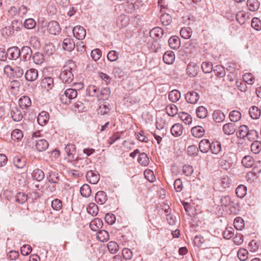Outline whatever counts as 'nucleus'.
<instances>
[{"instance_id": "nucleus-29", "label": "nucleus", "mask_w": 261, "mask_h": 261, "mask_svg": "<svg viewBox=\"0 0 261 261\" xmlns=\"http://www.w3.org/2000/svg\"><path fill=\"white\" fill-rule=\"evenodd\" d=\"M249 113L252 119H257L260 117L261 111L257 107L252 106L250 108Z\"/></svg>"}, {"instance_id": "nucleus-10", "label": "nucleus", "mask_w": 261, "mask_h": 261, "mask_svg": "<svg viewBox=\"0 0 261 261\" xmlns=\"http://www.w3.org/2000/svg\"><path fill=\"white\" fill-rule=\"evenodd\" d=\"M38 76V70L34 68H31L28 70L25 73V80L28 81H35Z\"/></svg>"}, {"instance_id": "nucleus-4", "label": "nucleus", "mask_w": 261, "mask_h": 261, "mask_svg": "<svg viewBox=\"0 0 261 261\" xmlns=\"http://www.w3.org/2000/svg\"><path fill=\"white\" fill-rule=\"evenodd\" d=\"M199 93L194 91H189L185 95L186 101L191 104L196 103L199 99Z\"/></svg>"}, {"instance_id": "nucleus-15", "label": "nucleus", "mask_w": 261, "mask_h": 261, "mask_svg": "<svg viewBox=\"0 0 261 261\" xmlns=\"http://www.w3.org/2000/svg\"><path fill=\"white\" fill-rule=\"evenodd\" d=\"M30 98L26 95L23 96L19 99V106L22 109H25L31 106Z\"/></svg>"}, {"instance_id": "nucleus-17", "label": "nucleus", "mask_w": 261, "mask_h": 261, "mask_svg": "<svg viewBox=\"0 0 261 261\" xmlns=\"http://www.w3.org/2000/svg\"><path fill=\"white\" fill-rule=\"evenodd\" d=\"M41 86L43 88L48 91L51 89L54 86V80L50 77H45L42 80Z\"/></svg>"}, {"instance_id": "nucleus-34", "label": "nucleus", "mask_w": 261, "mask_h": 261, "mask_svg": "<svg viewBox=\"0 0 261 261\" xmlns=\"http://www.w3.org/2000/svg\"><path fill=\"white\" fill-rule=\"evenodd\" d=\"M32 175L33 178L37 181L42 180L44 177V173L43 171L38 168H36L33 171Z\"/></svg>"}, {"instance_id": "nucleus-32", "label": "nucleus", "mask_w": 261, "mask_h": 261, "mask_svg": "<svg viewBox=\"0 0 261 261\" xmlns=\"http://www.w3.org/2000/svg\"><path fill=\"white\" fill-rule=\"evenodd\" d=\"M180 97V93L177 90H173L170 91L168 94L169 99L173 102H176Z\"/></svg>"}, {"instance_id": "nucleus-2", "label": "nucleus", "mask_w": 261, "mask_h": 261, "mask_svg": "<svg viewBox=\"0 0 261 261\" xmlns=\"http://www.w3.org/2000/svg\"><path fill=\"white\" fill-rule=\"evenodd\" d=\"M77 91L75 89L69 88L66 90L64 93L61 94L60 99L63 103L67 105L71 102V100L76 97Z\"/></svg>"}, {"instance_id": "nucleus-39", "label": "nucleus", "mask_w": 261, "mask_h": 261, "mask_svg": "<svg viewBox=\"0 0 261 261\" xmlns=\"http://www.w3.org/2000/svg\"><path fill=\"white\" fill-rule=\"evenodd\" d=\"M81 195L84 197H89L91 194V190L90 186L87 184L83 185L80 189Z\"/></svg>"}, {"instance_id": "nucleus-62", "label": "nucleus", "mask_w": 261, "mask_h": 261, "mask_svg": "<svg viewBox=\"0 0 261 261\" xmlns=\"http://www.w3.org/2000/svg\"><path fill=\"white\" fill-rule=\"evenodd\" d=\"M248 253L246 249L241 248L238 251V256L241 260L244 261L248 258Z\"/></svg>"}, {"instance_id": "nucleus-48", "label": "nucleus", "mask_w": 261, "mask_h": 261, "mask_svg": "<svg viewBox=\"0 0 261 261\" xmlns=\"http://www.w3.org/2000/svg\"><path fill=\"white\" fill-rule=\"evenodd\" d=\"M163 33H164L163 30H162V28H161L160 27H155V28L152 29L150 31V36H151L152 37H157V38L161 37L163 36Z\"/></svg>"}, {"instance_id": "nucleus-46", "label": "nucleus", "mask_w": 261, "mask_h": 261, "mask_svg": "<svg viewBox=\"0 0 261 261\" xmlns=\"http://www.w3.org/2000/svg\"><path fill=\"white\" fill-rule=\"evenodd\" d=\"M211 148L210 150H211L212 152L214 154H218L221 149V144L218 141L213 142L211 143Z\"/></svg>"}, {"instance_id": "nucleus-38", "label": "nucleus", "mask_w": 261, "mask_h": 261, "mask_svg": "<svg viewBox=\"0 0 261 261\" xmlns=\"http://www.w3.org/2000/svg\"><path fill=\"white\" fill-rule=\"evenodd\" d=\"M96 238L99 241L104 242L109 239V234L107 231L101 230L97 233Z\"/></svg>"}, {"instance_id": "nucleus-61", "label": "nucleus", "mask_w": 261, "mask_h": 261, "mask_svg": "<svg viewBox=\"0 0 261 261\" xmlns=\"http://www.w3.org/2000/svg\"><path fill=\"white\" fill-rule=\"evenodd\" d=\"M49 182L52 183H57L59 176L58 174L56 172H50L49 174L47 177Z\"/></svg>"}, {"instance_id": "nucleus-30", "label": "nucleus", "mask_w": 261, "mask_h": 261, "mask_svg": "<svg viewBox=\"0 0 261 261\" xmlns=\"http://www.w3.org/2000/svg\"><path fill=\"white\" fill-rule=\"evenodd\" d=\"M86 178L89 182L92 184H96L98 180V175L90 170L87 172L86 174Z\"/></svg>"}, {"instance_id": "nucleus-20", "label": "nucleus", "mask_w": 261, "mask_h": 261, "mask_svg": "<svg viewBox=\"0 0 261 261\" xmlns=\"http://www.w3.org/2000/svg\"><path fill=\"white\" fill-rule=\"evenodd\" d=\"M164 62L167 64H172L175 60V55L172 51H166L163 57Z\"/></svg>"}, {"instance_id": "nucleus-36", "label": "nucleus", "mask_w": 261, "mask_h": 261, "mask_svg": "<svg viewBox=\"0 0 261 261\" xmlns=\"http://www.w3.org/2000/svg\"><path fill=\"white\" fill-rule=\"evenodd\" d=\"M247 6L250 11H255L259 8V3L257 0H248Z\"/></svg>"}, {"instance_id": "nucleus-56", "label": "nucleus", "mask_w": 261, "mask_h": 261, "mask_svg": "<svg viewBox=\"0 0 261 261\" xmlns=\"http://www.w3.org/2000/svg\"><path fill=\"white\" fill-rule=\"evenodd\" d=\"M110 94V90L109 88H104L99 90V97L103 100L108 99Z\"/></svg>"}, {"instance_id": "nucleus-31", "label": "nucleus", "mask_w": 261, "mask_h": 261, "mask_svg": "<svg viewBox=\"0 0 261 261\" xmlns=\"http://www.w3.org/2000/svg\"><path fill=\"white\" fill-rule=\"evenodd\" d=\"M13 163L16 168L22 169L25 166L26 161L24 158L16 156L13 159Z\"/></svg>"}, {"instance_id": "nucleus-57", "label": "nucleus", "mask_w": 261, "mask_h": 261, "mask_svg": "<svg viewBox=\"0 0 261 261\" xmlns=\"http://www.w3.org/2000/svg\"><path fill=\"white\" fill-rule=\"evenodd\" d=\"M258 135V132L255 130L249 129L248 133H247L246 138L250 141H254L257 139Z\"/></svg>"}, {"instance_id": "nucleus-22", "label": "nucleus", "mask_w": 261, "mask_h": 261, "mask_svg": "<svg viewBox=\"0 0 261 261\" xmlns=\"http://www.w3.org/2000/svg\"><path fill=\"white\" fill-rule=\"evenodd\" d=\"M182 126L179 123L174 124L171 128V133L175 137L180 136L182 133Z\"/></svg>"}, {"instance_id": "nucleus-63", "label": "nucleus", "mask_w": 261, "mask_h": 261, "mask_svg": "<svg viewBox=\"0 0 261 261\" xmlns=\"http://www.w3.org/2000/svg\"><path fill=\"white\" fill-rule=\"evenodd\" d=\"M101 56V51L99 49L96 48L91 51V57L94 61H96L98 60Z\"/></svg>"}, {"instance_id": "nucleus-60", "label": "nucleus", "mask_w": 261, "mask_h": 261, "mask_svg": "<svg viewBox=\"0 0 261 261\" xmlns=\"http://www.w3.org/2000/svg\"><path fill=\"white\" fill-rule=\"evenodd\" d=\"M51 207L55 211H60L62 207V202L59 199H55L51 201Z\"/></svg>"}, {"instance_id": "nucleus-21", "label": "nucleus", "mask_w": 261, "mask_h": 261, "mask_svg": "<svg viewBox=\"0 0 261 261\" xmlns=\"http://www.w3.org/2000/svg\"><path fill=\"white\" fill-rule=\"evenodd\" d=\"M211 143L208 140L203 139L199 144V149L201 152L203 153H206L211 148Z\"/></svg>"}, {"instance_id": "nucleus-13", "label": "nucleus", "mask_w": 261, "mask_h": 261, "mask_svg": "<svg viewBox=\"0 0 261 261\" xmlns=\"http://www.w3.org/2000/svg\"><path fill=\"white\" fill-rule=\"evenodd\" d=\"M237 126L233 123L225 124L222 128L223 133L227 135L233 134L236 131Z\"/></svg>"}, {"instance_id": "nucleus-49", "label": "nucleus", "mask_w": 261, "mask_h": 261, "mask_svg": "<svg viewBox=\"0 0 261 261\" xmlns=\"http://www.w3.org/2000/svg\"><path fill=\"white\" fill-rule=\"evenodd\" d=\"M229 117L231 121L237 122L241 119V114L237 110H233L229 113Z\"/></svg>"}, {"instance_id": "nucleus-7", "label": "nucleus", "mask_w": 261, "mask_h": 261, "mask_svg": "<svg viewBox=\"0 0 261 261\" xmlns=\"http://www.w3.org/2000/svg\"><path fill=\"white\" fill-rule=\"evenodd\" d=\"M76 147L73 144H67L65 147V151L66 152L70 162L74 160H77V158H75L73 153L75 152Z\"/></svg>"}, {"instance_id": "nucleus-23", "label": "nucleus", "mask_w": 261, "mask_h": 261, "mask_svg": "<svg viewBox=\"0 0 261 261\" xmlns=\"http://www.w3.org/2000/svg\"><path fill=\"white\" fill-rule=\"evenodd\" d=\"M95 199L97 203L102 204L107 200V196L105 192L100 191L96 193Z\"/></svg>"}, {"instance_id": "nucleus-37", "label": "nucleus", "mask_w": 261, "mask_h": 261, "mask_svg": "<svg viewBox=\"0 0 261 261\" xmlns=\"http://www.w3.org/2000/svg\"><path fill=\"white\" fill-rule=\"evenodd\" d=\"M248 18V14L243 11H239L236 14V19L240 24L244 23Z\"/></svg>"}, {"instance_id": "nucleus-16", "label": "nucleus", "mask_w": 261, "mask_h": 261, "mask_svg": "<svg viewBox=\"0 0 261 261\" xmlns=\"http://www.w3.org/2000/svg\"><path fill=\"white\" fill-rule=\"evenodd\" d=\"M48 142L45 139H40L36 141L35 146L38 151H43L48 147Z\"/></svg>"}, {"instance_id": "nucleus-58", "label": "nucleus", "mask_w": 261, "mask_h": 261, "mask_svg": "<svg viewBox=\"0 0 261 261\" xmlns=\"http://www.w3.org/2000/svg\"><path fill=\"white\" fill-rule=\"evenodd\" d=\"M201 69L204 73H209L213 69V65L210 62H204L201 64Z\"/></svg>"}, {"instance_id": "nucleus-35", "label": "nucleus", "mask_w": 261, "mask_h": 261, "mask_svg": "<svg viewBox=\"0 0 261 261\" xmlns=\"http://www.w3.org/2000/svg\"><path fill=\"white\" fill-rule=\"evenodd\" d=\"M242 164L246 168H250L254 165V161L252 156L246 155L243 158Z\"/></svg>"}, {"instance_id": "nucleus-42", "label": "nucleus", "mask_w": 261, "mask_h": 261, "mask_svg": "<svg viewBox=\"0 0 261 261\" xmlns=\"http://www.w3.org/2000/svg\"><path fill=\"white\" fill-rule=\"evenodd\" d=\"M247 188L243 185H239L236 190V193L239 198H243L246 194Z\"/></svg>"}, {"instance_id": "nucleus-24", "label": "nucleus", "mask_w": 261, "mask_h": 261, "mask_svg": "<svg viewBox=\"0 0 261 261\" xmlns=\"http://www.w3.org/2000/svg\"><path fill=\"white\" fill-rule=\"evenodd\" d=\"M168 43L171 48L174 49H177L180 46V39L176 36H172L169 38Z\"/></svg>"}, {"instance_id": "nucleus-43", "label": "nucleus", "mask_w": 261, "mask_h": 261, "mask_svg": "<svg viewBox=\"0 0 261 261\" xmlns=\"http://www.w3.org/2000/svg\"><path fill=\"white\" fill-rule=\"evenodd\" d=\"M23 136L22 132L18 129H14L11 133V138L14 141H18L22 138Z\"/></svg>"}, {"instance_id": "nucleus-33", "label": "nucleus", "mask_w": 261, "mask_h": 261, "mask_svg": "<svg viewBox=\"0 0 261 261\" xmlns=\"http://www.w3.org/2000/svg\"><path fill=\"white\" fill-rule=\"evenodd\" d=\"M216 76L218 77H223L225 75V71L224 67L218 65L214 66L213 69Z\"/></svg>"}, {"instance_id": "nucleus-47", "label": "nucleus", "mask_w": 261, "mask_h": 261, "mask_svg": "<svg viewBox=\"0 0 261 261\" xmlns=\"http://www.w3.org/2000/svg\"><path fill=\"white\" fill-rule=\"evenodd\" d=\"M160 20L162 24L168 25L172 22V17L167 13H164L160 17Z\"/></svg>"}, {"instance_id": "nucleus-64", "label": "nucleus", "mask_w": 261, "mask_h": 261, "mask_svg": "<svg viewBox=\"0 0 261 261\" xmlns=\"http://www.w3.org/2000/svg\"><path fill=\"white\" fill-rule=\"evenodd\" d=\"M251 27L257 31L260 30L261 22L260 20L256 17H254L251 21Z\"/></svg>"}, {"instance_id": "nucleus-40", "label": "nucleus", "mask_w": 261, "mask_h": 261, "mask_svg": "<svg viewBox=\"0 0 261 261\" xmlns=\"http://www.w3.org/2000/svg\"><path fill=\"white\" fill-rule=\"evenodd\" d=\"M28 200V195L23 192H18L15 195V201L19 204H23Z\"/></svg>"}, {"instance_id": "nucleus-19", "label": "nucleus", "mask_w": 261, "mask_h": 261, "mask_svg": "<svg viewBox=\"0 0 261 261\" xmlns=\"http://www.w3.org/2000/svg\"><path fill=\"white\" fill-rule=\"evenodd\" d=\"M249 128L245 125H241L236 132V135L238 138L245 139L248 133Z\"/></svg>"}, {"instance_id": "nucleus-18", "label": "nucleus", "mask_w": 261, "mask_h": 261, "mask_svg": "<svg viewBox=\"0 0 261 261\" xmlns=\"http://www.w3.org/2000/svg\"><path fill=\"white\" fill-rule=\"evenodd\" d=\"M102 221L99 218H95L90 223V227L92 230L96 231L102 228Z\"/></svg>"}, {"instance_id": "nucleus-52", "label": "nucleus", "mask_w": 261, "mask_h": 261, "mask_svg": "<svg viewBox=\"0 0 261 261\" xmlns=\"http://www.w3.org/2000/svg\"><path fill=\"white\" fill-rule=\"evenodd\" d=\"M87 91L89 93V95L91 96H96L97 97H99V89L95 86H89L87 88Z\"/></svg>"}, {"instance_id": "nucleus-50", "label": "nucleus", "mask_w": 261, "mask_h": 261, "mask_svg": "<svg viewBox=\"0 0 261 261\" xmlns=\"http://www.w3.org/2000/svg\"><path fill=\"white\" fill-rule=\"evenodd\" d=\"M167 114L170 116H175L178 112L176 106L174 104L168 105L166 108Z\"/></svg>"}, {"instance_id": "nucleus-9", "label": "nucleus", "mask_w": 261, "mask_h": 261, "mask_svg": "<svg viewBox=\"0 0 261 261\" xmlns=\"http://www.w3.org/2000/svg\"><path fill=\"white\" fill-rule=\"evenodd\" d=\"M10 115L13 121L16 122L20 121L23 118V115L20 110L16 107L12 108Z\"/></svg>"}, {"instance_id": "nucleus-5", "label": "nucleus", "mask_w": 261, "mask_h": 261, "mask_svg": "<svg viewBox=\"0 0 261 261\" xmlns=\"http://www.w3.org/2000/svg\"><path fill=\"white\" fill-rule=\"evenodd\" d=\"M73 34L74 37L79 40L84 39L86 35L85 29L82 26L77 25L72 30Z\"/></svg>"}, {"instance_id": "nucleus-26", "label": "nucleus", "mask_w": 261, "mask_h": 261, "mask_svg": "<svg viewBox=\"0 0 261 261\" xmlns=\"http://www.w3.org/2000/svg\"><path fill=\"white\" fill-rule=\"evenodd\" d=\"M213 120L217 123L222 122L225 118V115L220 110H216L213 114Z\"/></svg>"}, {"instance_id": "nucleus-3", "label": "nucleus", "mask_w": 261, "mask_h": 261, "mask_svg": "<svg viewBox=\"0 0 261 261\" xmlns=\"http://www.w3.org/2000/svg\"><path fill=\"white\" fill-rule=\"evenodd\" d=\"M47 31L51 35H57L60 33L61 28L57 21H49L46 26Z\"/></svg>"}, {"instance_id": "nucleus-1", "label": "nucleus", "mask_w": 261, "mask_h": 261, "mask_svg": "<svg viewBox=\"0 0 261 261\" xmlns=\"http://www.w3.org/2000/svg\"><path fill=\"white\" fill-rule=\"evenodd\" d=\"M76 69V65L72 60H68L61 69L60 78L63 83L70 84L73 80L74 72Z\"/></svg>"}, {"instance_id": "nucleus-12", "label": "nucleus", "mask_w": 261, "mask_h": 261, "mask_svg": "<svg viewBox=\"0 0 261 261\" xmlns=\"http://www.w3.org/2000/svg\"><path fill=\"white\" fill-rule=\"evenodd\" d=\"M49 119V116L47 112L42 111L39 113L37 117V121L39 125L44 126L47 124Z\"/></svg>"}, {"instance_id": "nucleus-45", "label": "nucleus", "mask_w": 261, "mask_h": 261, "mask_svg": "<svg viewBox=\"0 0 261 261\" xmlns=\"http://www.w3.org/2000/svg\"><path fill=\"white\" fill-rule=\"evenodd\" d=\"M87 209L88 213L93 216H96L98 212V206L94 203H89Z\"/></svg>"}, {"instance_id": "nucleus-11", "label": "nucleus", "mask_w": 261, "mask_h": 261, "mask_svg": "<svg viewBox=\"0 0 261 261\" xmlns=\"http://www.w3.org/2000/svg\"><path fill=\"white\" fill-rule=\"evenodd\" d=\"M198 66L194 62L190 63L187 67L188 74L192 77L196 76L198 71Z\"/></svg>"}, {"instance_id": "nucleus-41", "label": "nucleus", "mask_w": 261, "mask_h": 261, "mask_svg": "<svg viewBox=\"0 0 261 261\" xmlns=\"http://www.w3.org/2000/svg\"><path fill=\"white\" fill-rule=\"evenodd\" d=\"M110 252L112 254H116L119 250V247L118 244L114 241H110L107 245Z\"/></svg>"}, {"instance_id": "nucleus-14", "label": "nucleus", "mask_w": 261, "mask_h": 261, "mask_svg": "<svg viewBox=\"0 0 261 261\" xmlns=\"http://www.w3.org/2000/svg\"><path fill=\"white\" fill-rule=\"evenodd\" d=\"M74 42L71 38H66L64 39L62 47L64 50L70 51L74 48Z\"/></svg>"}, {"instance_id": "nucleus-53", "label": "nucleus", "mask_w": 261, "mask_h": 261, "mask_svg": "<svg viewBox=\"0 0 261 261\" xmlns=\"http://www.w3.org/2000/svg\"><path fill=\"white\" fill-rule=\"evenodd\" d=\"M192 30L190 28H183L180 31V36L184 39H189L192 35Z\"/></svg>"}, {"instance_id": "nucleus-59", "label": "nucleus", "mask_w": 261, "mask_h": 261, "mask_svg": "<svg viewBox=\"0 0 261 261\" xmlns=\"http://www.w3.org/2000/svg\"><path fill=\"white\" fill-rule=\"evenodd\" d=\"M139 163L143 165L147 166L149 164V159L145 153H141L139 155V158L138 159Z\"/></svg>"}, {"instance_id": "nucleus-6", "label": "nucleus", "mask_w": 261, "mask_h": 261, "mask_svg": "<svg viewBox=\"0 0 261 261\" xmlns=\"http://www.w3.org/2000/svg\"><path fill=\"white\" fill-rule=\"evenodd\" d=\"M20 53V57L23 61H28L32 57V50L29 46L22 47Z\"/></svg>"}, {"instance_id": "nucleus-8", "label": "nucleus", "mask_w": 261, "mask_h": 261, "mask_svg": "<svg viewBox=\"0 0 261 261\" xmlns=\"http://www.w3.org/2000/svg\"><path fill=\"white\" fill-rule=\"evenodd\" d=\"M20 49L17 46H13L8 49L7 57L10 60H16L20 57Z\"/></svg>"}, {"instance_id": "nucleus-44", "label": "nucleus", "mask_w": 261, "mask_h": 261, "mask_svg": "<svg viewBox=\"0 0 261 261\" xmlns=\"http://www.w3.org/2000/svg\"><path fill=\"white\" fill-rule=\"evenodd\" d=\"M179 117L181 120L186 124L189 125L192 122L191 116L187 113L180 112L179 113Z\"/></svg>"}, {"instance_id": "nucleus-51", "label": "nucleus", "mask_w": 261, "mask_h": 261, "mask_svg": "<svg viewBox=\"0 0 261 261\" xmlns=\"http://www.w3.org/2000/svg\"><path fill=\"white\" fill-rule=\"evenodd\" d=\"M196 114L199 118H205L207 115V111L205 107L200 106L196 109Z\"/></svg>"}, {"instance_id": "nucleus-28", "label": "nucleus", "mask_w": 261, "mask_h": 261, "mask_svg": "<svg viewBox=\"0 0 261 261\" xmlns=\"http://www.w3.org/2000/svg\"><path fill=\"white\" fill-rule=\"evenodd\" d=\"M128 24V18L124 15H121L117 19V25L119 28H123Z\"/></svg>"}, {"instance_id": "nucleus-54", "label": "nucleus", "mask_w": 261, "mask_h": 261, "mask_svg": "<svg viewBox=\"0 0 261 261\" xmlns=\"http://www.w3.org/2000/svg\"><path fill=\"white\" fill-rule=\"evenodd\" d=\"M234 226L236 229L241 230L244 227V220L241 217H237L233 222Z\"/></svg>"}, {"instance_id": "nucleus-55", "label": "nucleus", "mask_w": 261, "mask_h": 261, "mask_svg": "<svg viewBox=\"0 0 261 261\" xmlns=\"http://www.w3.org/2000/svg\"><path fill=\"white\" fill-rule=\"evenodd\" d=\"M36 25V22L33 18L26 19L23 23V27L27 29H33Z\"/></svg>"}, {"instance_id": "nucleus-27", "label": "nucleus", "mask_w": 261, "mask_h": 261, "mask_svg": "<svg viewBox=\"0 0 261 261\" xmlns=\"http://www.w3.org/2000/svg\"><path fill=\"white\" fill-rule=\"evenodd\" d=\"M32 59L37 65H41L45 60L44 55L39 52H36L32 55Z\"/></svg>"}, {"instance_id": "nucleus-25", "label": "nucleus", "mask_w": 261, "mask_h": 261, "mask_svg": "<svg viewBox=\"0 0 261 261\" xmlns=\"http://www.w3.org/2000/svg\"><path fill=\"white\" fill-rule=\"evenodd\" d=\"M191 133L196 138L202 137L204 134V129L200 126H196L192 128Z\"/></svg>"}]
</instances>
